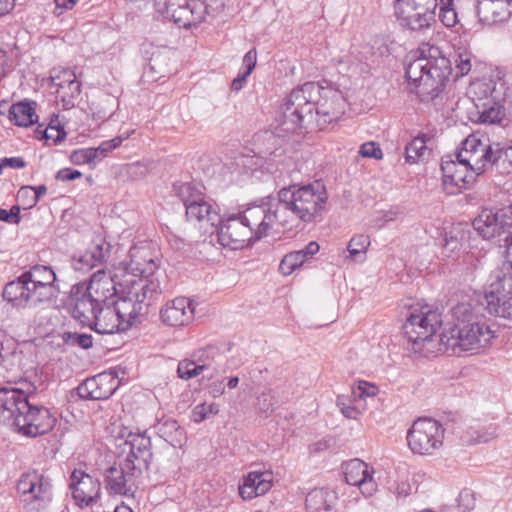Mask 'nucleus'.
<instances>
[{
  "instance_id": "nucleus-42",
  "label": "nucleus",
  "mask_w": 512,
  "mask_h": 512,
  "mask_svg": "<svg viewBox=\"0 0 512 512\" xmlns=\"http://www.w3.org/2000/svg\"><path fill=\"white\" fill-rule=\"evenodd\" d=\"M369 246V236L364 234L356 235L350 239L347 245L348 256H345V258L362 261L365 259V255Z\"/></svg>"
},
{
  "instance_id": "nucleus-15",
  "label": "nucleus",
  "mask_w": 512,
  "mask_h": 512,
  "mask_svg": "<svg viewBox=\"0 0 512 512\" xmlns=\"http://www.w3.org/2000/svg\"><path fill=\"white\" fill-rule=\"evenodd\" d=\"M17 491L27 512H40L52 500L50 481L36 472L23 474L18 481Z\"/></svg>"
},
{
  "instance_id": "nucleus-64",
  "label": "nucleus",
  "mask_w": 512,
  "mask_h": 512,
  "mask_svg": "<svg viewBox=\"0 0 512 512\" xmlns=\"http://www.w3.org/2000/svg\"><path fill=\"white\" fill-rule=\"evenodd\" d=\"M505 247L508 261L506 263L512 264V233L505 237Z\"/></svg>"
},
{
  "instance_id": "nucleus-43",
  "label": "nucleus",
  "mask_w": 512,
  "mask_h": 512,
  "mask_svg": "<svg viewBox=\"0 0 512 512\" xmlns=\"http://www.w3.org/2000/svg\"><path fill=\"white\" fill-rule=\"evenodd\" d=\"M206 367V364H196L194 361L185 359L179 362L177 373L179 378L189 380L200 375Z\"/></svg>"
},
{
  "instance_id": "nucleus-8",
  "label": "nucleus",
  "mask_w": 512,
  "mask_h": 512,
  "mask_svg": "<svg viewBox=\"0 0 512 512\" xmlns=\"http://www.w3.org/2000/svg\"><path fill=\"white\" fill-rule=\"evenodd\" d=\"M321 86L314 82H307L292 90L283 105V120L280 131L296 133L305 128H312L314 124V105Z\"/></svg>"
},
{
  "instance_id": "nucleus-55",
  "label": "nucleus",
  "mask_w": 512,
  "mask_h": 512,
  "mask_svg": "<svg viewBox=\"0 0 512 512\" xmlns=\"http://www.w3.org/2000/svg\"><path fill=\"white\" fill-rule=\"evenodd\" d=\"M44 135L47 140L52 139L56 143L63 140L66 136V133L63 129H60L57 126L49 125L46 128Z\"/></svg>"
},
{
  "instance_id": "nucleus-16",
  "label": "nucleus",
  "mask_w": 512,
  "mask_h": 512,
  "mask_svg": "<svg viewBox=\"0 0 512 512\" xmlns=\"http://www.w3.org/2000/svg\"><path fill=\"white\" fill-rule=\"evenodd\" d=\"M177 196L186 208V216L189 220L198 222H211L217 218L211 204L205 199L201 186L194 183H181L175 185Z\"/></svg>"
},
{
  "instance_id": "nucleus-56",
  "label": "nucleus",
  "mask_w": 512,
  "mask_h": 512,
  "mask_svg": "<svg viewBox=\"0 0 512 512\" xmlns=\"http://www.w3.org/2000/svg\"><path fill=\"white\" fill-rule=\"evenodd\" d=\"M82 176L81 172L78 170H73L70 168L61 169L56 174V179L59 181H72L78 179Z\"/></svg>"
},
{
  "instance_id": "nucleus-47",
  "label": "nucleus",
  "mask_w": 512,
  "mask_h": 512,
  "mask_svg": "<svg viewBox=\"0 0 512 512\" xmlns=\"http://www.w3.org/2000/svg\"><path fill=\"white\" fill-rule=\"evenodd\" d=\"M219 412V406L216 403H201L194 407L192 410V419L196 423H200L207 418H209L210 415H216Z\"/></svg>"
},
{
  "instance_id": "nucleus-45",
  "label": "nucleus",
  "mask_w": 512,
  "mask_h": 512,
  "mask_svg": "<svg viewBox=\"0 0 512 512\" xmlns=\"http://www.w3.org/2000/svg\"><path fill=\"white\" fill-rule=\"evenodd\" d=\"M453 0H440L439 20L446 27H453L457 23V13L452 8Z\"/></svg>"
},
{
  "instance_id": "nucleus-34",
  "label": "nucleus",
  "mask_w": 512,
  "mask_h": 512,
  "mask_svg": "<svg viewBox=\"0 0 512 512\" xmlns=\"http://www.w3.org/2000/svg\"><path fill=\"white\" fill-rule=\"evenodd\" d=\"M89 327L99 334H113L128 330L127 327L122 326V320L119 318L114 304L112 306L101 305Z\"/></svg>"
},
{
  "instance_id": "nucleus-63",
  "label": "nucleus",
  "mask_w": 512,
  "mask_h": 512,
  "mask_svg": "<svg viewBox=\"0 0 512 512\" xmlns=\"http://www.w3.org/2000/svg\"><path fill=\"white\" fill-rule=\"evenodd\" d=\"M225 393V387L223 386V381L214 382L210 385V394L217 398Z\"/></svg>"
},
{
  "instance_id": "nucleus-52",
  "label": "nucleus",
  "mask_w": 512,
  "mask_h": 512,
  "mask_svg": "<svg viewBox=\"0 0 512 512\" xmlns=\"http://www.w3.org/2000/svg\"><path fill=\"white\" fill-rule=\"evenodd\" d=\"M275 399L271 392H263L257 399L258 409L263 413L273 411Z\"/></svg>"
},
{
  "instance_id": "nucleus-17",
  "label": "nucleus",
  "mask_w": 512,
  "mask_h": 512,
  "mask_svg": "<svg viewBox=\"0 0 512 512\" xmlns=\"http://www.w3.org/2000/svg\"><path fill=\"white\" fill-rule=\"evenodd\" d=\"M141 474L142 472L133 469L129 461L119 459L106 470L104 474L105 487L110 494L133 496Z\"/></svg>"
},
{
  "instance_id": "nucleus-27",
  "label": "nucleus",
  "mask_w": 512,
  "mask_h": 512,
  "mask_svg": "<svg viewBox=\"0 0 512 512\" xmlns=\"http://www.w3.org/2000/svg\"><path fill=\"white\" fill-rule=\"evenodd\" d=\"M71 301L73 318L80 324L89 327L102 303L87 292L84 285L72 287Z\"/></svg>"
},
{
  "instance_id": "nucleus-39",
  "label": "nucleus",
  "mask_w": 512,
  "mask_h": 512,
  "mask_svg": "<svg viewBox=\"0 0 512 512\" xmlns=\"http://www.w3.org/2000/svg\"><path fill=\"white\" fill-rule=\"evenodd\" d=\"M158 435L173 447H181L184 440V430L176 420L166 419L156 425Z\"/></svg>"
},
{
  "instance_id": "nucleus-9",
  "label": "nucleus",
  "mask_w": 512,
  "mask_h": 512,
  "mask_svg": "<svg viewBox=\"0 0 512 512\" xmlns=\"http://www.w3.org/2000/svg\"><path fill=\"white\" fill-rule=\"evenodd\" d=\"M224 5V0H154L157 13L183 28L198 25L206 15L222 11Z\"/></svg>"
},
{
  "instance_id": "nucleus-19",
  "label": "nucleus",
  "mask_w": 512,
  "mask_h": 512,
  "mask_svg": "<svg viewBox=\"0 0 512 512\" xmlns=\"http://www.w3.org/2000/svg\"><path fill=\"white\" fill-rule=\"evenodd\" d=\"M473 227L483 239L500 236L512 227V205L500 209H482L473 221Z\"/></svg>"
},
{
  "instance_id": "nucleus-2",
  "label": "nucleus",
  "mask_w": 512,
  "mask_h": 512,
  "mask_svg": "<svg viewBox=\"0 0 512 512\" xmlns=\"http://www.w3.org/2000/svg\"><path fill=\"white\" fill-rule=\"evenodd\" d=\"M451 316V325L439 336V345L445 351L455 355L461 352L476 353L486 348L494 338V331L470 303L462 302L454 306Z\"/></svg>"
},
{
  "instance_id": "nucleus-35",
  "label": "nucleus",
  "mask_w": 512,
  "mask_h": 512,
  "mask_svg": "<svg viewBox=\"0 0 512 512\" xmlns=\"http://www.w3.org/2000/svg\"><path fill=\"white\" fill-rule=\"evenodd\" d=\"M109 253V246L103 241L95 242L78 257L72 260V267L76 271L87 272L93 267L103 263Z\"/></svg>"
},
{
  "instance_id": "nucleus-44",
  "label": "nucleus",
  "mask_w": 512,
  "mask_h": 512,
  "mask_svg": "<svg viewBox=\"0 0 512 512\" xmlns=\"http://www.w3.org/2000/svg\"><path fill=\"white\" fill-rule=\"evenodd\" d=\"M379 392L375 384L367 381H358L357 385L352 389V401L356 402L368 397H375Z\"/></svg>"
},
{
  "instance_id": "nucleus-22",
  "label": "nucleus",
  "mask_w": 512,
  "mask_h": 512,
  "mask_svg": "<svg viewBox=\"0 0 512 512\" xmlns=\"http://www.w3.org/2000/svg\"><path fill=\"white\" fill-rule=\"evenodd\" d=\"M73 499L79 506H91L100 497V482L82 469H74L69 482Z\"/></svg>"
},
{
  "instance_id": "nucleus-46",
  "label": "nucleus",
  "mask_w": 512,
  "mask_h": 512,
  "mask_svg": "<svg viewBox=\"0 0 512 512\" xmlns=\"http://www.w3.org/2000/svg\"><path fill=\"white\" fill-rule=\"evenodd\" d=\"M472 56L467 51L458 52L454 58L455 68V78L463 77L467 75L472 68L471 63Z\"/></svg>"
},
{
  "instance_id": "nucleus-29",
  "label": "nucleus",
  "mask_w": 512,
  "mask_h": 512,
  "mask_svg": "<svg viewBox=\"0 0 512 512\" xmlns=\"http://www.w3.org/2000/svg\"><path fill=\"white\" fill-rule=\"evenodd\" d=\"M344 478L347 484L358 486L361 493L370 497L377 489L369 466L360 459H352L344 466Z\"/></svg>"
},
{
  "instance_id": "nucleus-62",
  "label": "nucleus",
  "mask_w": 512,
  "mask_h": 512,
  "mask_svg": "<svg viewBox=\"0 0 512 512\" xmlns=\"http://www.w3.org/2000/svg\"><path fill=\"white\" fill-rule=\"evenodd\" d=\"M3 164L11 168H23L26 166L25 161L21 157L4 158Z\"/></svg>"
},
{
  "instance_id": "nucleus-53",
  "label": "nucleus",
  "mask_w": 512,
  "mask_h": 512,
  "mask_svg": "<svg viewBox=\"0 0 512 512\" xmlns=\"http://www.w3.org/2000/svg\"><path fill=\"white\" fill-rule=\"evenodd\" d=\"M69 339L83 349L92 347L93 341L90 334L69 333Z\"/></svg>"
},
{
  "instance_id": "nucleus-7",
  "label": "nucleus",
  "mask_w": 512,
  "mask_h": 512,
  "mask_svg": "<svg viewBox=\"0 0 512 512\" xmlns=\"http://www.w3.org/2000/svg\"><path fill=\"white\" fill-rule=\"evenodd\" d=\"M441 323V314L430 306L413 309L402 327L407 350L422 356L434 353L440 346L436 332Z\"/></svg>"
},
{
  "instance_id": "nucleus-6",
  "label": "nucleus",
  "mask_w": 512,
  "mask_h": 512,
  "mask_svg": "<svg viewBox=\"0 0 512 512\" xmlns=\"http://www.w3.org/2000/svg\"><path fill=\"white\" fill-rule=\"evenodd\" d=\"M118 298L113 302L122 326L128 329L147 313L151 302L161 295L165 286L162 282L138 280L119 282Z\"/></svg>"
},
{
  "instance_id": "nucleus-10",
  "label": "nucleus",
  "mask_w": 512,
  "mask_h": 512,
  "mask_svg": "<svg viewBox=\"0 0 512 512\" xmlns=\"http://www.w3.org/2000/svg\"><path fill=\"white\" fill-rule=\"evenodd\" d=\"M159 253L150 244H138L130 248L125 260L116 266L115 276L121 282L138 280L162 282L159 278Z\"/></svg>"
},
{
  "instance_id": "nucleus-21",
  "label": "nucleus",
  "mask_w": 512,
  "mask_h": 512,
  "mask_svg": "<svg viewBox=\"0 0 512 512\" xmlns=\"http://www.w3.org/2000/svg\"><path fill=\"white\" fill-rule=\"evenodd\" d=\"M399 9L405 14L404 20L411 30L429 28L435 21V10L438 0H406L401 1Z\"/></svg>"
},
{
  "instance_id": "nucleus-51",
  "label": "nucleus",
  "mask_w": 512,
  "mask_h": 512,
  "mask_svg": "<svg viewBox=\"0 0 512 512\" xmlns=\"http://www.w3.org/2000/svg\"><path fill=\"white\" fill-rule=\"evenodd\" d=\"M358 153L360 156H362L364 158H373L376 160H380L383 158V152H382L380 146L373 141L363 143L360 146Z\"/></svg>"
},
{
  "instance_id": "nucleus-60",
  "label": "nucleus",
  "mask_w": 512,
  "mask_h": 512,
  "mask_svg": "<svg viewBox=\"0 0 512 512\" xmlns=\"http://www.w3.org/2000/svg\"><path fill=\"white\" fill-rule=\"evenodd\" d=\"M56 9L54 11L55 14H62L63 9H72L77 0H54Z\"/></svg>"
},
{
  "instance_id": "nucleus-14",
  "label": "nucleus",
  "mask_w": 512,
  "mask_h": 512,
  "mask_svg": "<svg viewBox=\"0 0 512 512\" xmlns=\"http://www.w3.org/2000/svg\"><path fill=\"white\" fill-rule=\"evenodd\" d=\"M239 216L245 225L250 228L255 240L266 236L277 225L285 226L290 223L287 216L281 215L277 203H262L248 207Z\"/></svg>"
},
{
  "instance_id": "nucleus-4",
  "label": "nucleus",
  "mask_w": 512,
  "mask_h": 512,
  "mask_svg": "<svg viewBox=\"0 0 512 512\" xmlns=\"http://www.w3.org/2000/svg\"><path fill=\"white\" fill-rule=\"evenodd\" d=\"M59 288L56 274L49 266L35 265L17 279L8 282L3 297L13 307L32 308L56 299Z\"/></svg>"
},
{
  "instance_id": "nucleus-5",
  "label": "nucleus",
  "mask_w": 512,
  "mask_h": 512,
  "mask_svg": "<svg viewBox=\"0 0 512 512\" xmlns=\"http://www.w3.org/2000/svg\"><path fill=\"white\" fill-rule=\"evenodd\" d=\"M326 200L324 185L314 182L282 188L278 193L277 204L281 215L287 216L290 222L294 219L310 222L323 211Z\"/></svg>"
},
{
  "instance_id": "nucleus-37",
  "label": "nucleus",
  "mask_w": 512,
  "mask_h": 512,
  "mask_svg": "<svg viewBox=\"0 0 512 512\" xmlns=\"http://www.w3.org/2000/svg\"><path fill=\"white\" fill-rule=\"evenodd\" d=\"M335 492L325 488L311 490L305 499L307 512H329L336 502Z\"/></svg>"
},
{
  "instance_id": "nucleus-40",
  "label": "nucleus",
  "mask_w": 512,
  "mask_h": 512,
  "mask_svg": "<svg viewBox=\"0 0 512 512\" xmlns=\"http://www.w3.org/2000/svg\"><path fill=\"white\" fill-rule=\"evenodd\" d=\"M501 101L491 100L476 103L478 121L483 124L500 123L505 116V110L499 104Z\"/></svg>"
},
{
  "instance_id": "nucleus-41",
  "label": "nucleus",
  "mask_w": 512,
  "mask_h": 512,
  "mask_svg": "<svg viewBox=\"0 0 512 512\" xmlns=\"http://www.w3.org/2000/svg\"><path fill=\"white\" fill-rule=\"evenodd\" d=\"M427 139L425 134L418 135L412 139L405 148L406 162L414 164L422 159L427 151Z\"/></svg>"
},
{
  "instance_id": "nucleus-1",
  "label": "nucleus",
  "mask_w": 512,
  "mask_h": 512,
  "mask_svg": "<svg viewBox=\"0 0 512 512\" xmlns=\"http://www.w3.org/2000/svg\"><path fill=\"white\" fill-rule=\"evenodd\" d=\"M35 390L27 381L0 388V415L12 420L18 432L29 437L50 432L56 423L49 409L33 403Z\"/></svg>"
},
{
  "instance_id": "nucleus-12",
  "label": "nucleus",
  "mask_w": 512,
  "mask_h": 512,
  "mask_svg": "<svg viewBox=\"0 0 512 512\" xmlns=\"http://www.w3.org/2000/svg\"><path fill=\"white\" fill-rule=\"evenodd\" d=\"M488 312L495 316L512 320V264L503 263L492 275L485 289Z\"/></svg>"
},
{
  "instance_id": "nucleus-54",
  "label": "nucleus",
  "mask_w": 512,
  "mask_h": 512,
  "mask_svg": "<svg viewBox=\"0 0 512 512\" xmlns=\"http://www.w3.org/2000/svg\"><path fill=\"white\" fill-rule=\"evenodd\" d=\"M256 62H257V51H256V49H251L244 55V58H243V65L246 68V70L244 71L245 76H249L252 73L253 69L256 66Z\"/></svg>"
},
{
  "instance_id": "nucleus-49",
  "label": "nucleus",
  "mask_w": 512,
  "mask_h": 512,
  "mask_svg": "<svg viewBox=\"0 0 512 512\" xmlns=\"http://www.w3.org/2000/svg\"><path fill=\"white\" fill-rule=\"evenodd\" d=\"M129 137V134L126 136H117L111 140L103 141L98 147L93 148L96 151V160H100L106 155L119 147L122 142Z\"/></svg>"
},
{
  "instance_id": "nucleus-3",
  "label": "nucleus",
  "mask_w": 512,
  "mask_h": 512,
  "mask_svg": "<svg viewBox=\"0 0 512 512\" xmlns=\"http://www.w3.org/2000/svg\"><path fill=\"white\" fill-rule=\"evenodd\" d=\"M405 73L421 100L429 101L439 96L453 72L438 47L423 43L409 55Z\"/></svg>"
},
{
  "instance_id": "nucleus-18",
  "label": "nucleus",
  "mask_w": 512,
  "mask_h": 512,
  "mask_svg": "<svg viewBox=\"0 0 512 512\" xmlns=\"http://www.w3.org/2000/svg\"><path fill=\"white\" fill-rule=\"evenodd\" d=\"M313 126L323 129L340 119L345 111V99L340 91L321 87L314 105Z\"/></svg>"
},
{
  "instance_id": "nucleus-48",
  "label": "nucleus",
  "mask_w": 512,
  "mask_h": 512,
  "mask_svg": "<svg viewBox=\"0 0 512 512\" xmlns=\"http://www.w3.org/2000/svg\"><path fill=\"white\" fill-rule=\"evenodd\" d=\"M70 159L76 165L95 164L96 151L93 148L78 149L72 152Z\"/></svg>"
},
{
  "instance_id": "nucleus-13",
  "label": "nucleus",
  "mask_w": 512,
  "mask_h": 512,
  "mask_svg": "<svg viewBox=\"0 0 512 512\" xmlns=\"http://www.w3.org/2000/svg\"><path fill=\"white\" fill-rule=\"evenodd\" d=\"M445 429L431 418L417 419L407 433L408 446L419 455H434L442 445Z\"/></svg>"
},
{
  "instance_id": "nucleus-23",
  "label": "nucleus",
  "mask_w": 512,
  "mask_h": 512,
  "mask_svg": "<svg viewBox=\"0 0 512 512\" xmlns=\"http://www.w3.org/2000/svg\"><path fill=\"white\" fill-rule=\"evenodd\" d=\"M252 232L240 216L223 221L218 230V241L223 247L237 250L245 247L251 239Z\"/></svg>"
},
{
  "instance_id": "nucleus-57",
  "label": "nucleus",
  "mask_w": 512,
  "mask_h": 512,
  "mask_svg": "<svg viewBox=\"0 0 512 512\" xmlns=\"http://www.w3.org/2000/svg\"><path fill=\"white\" fill-rule=\"evenodd\" d=\"M461 247V243L459 242L458 238L453 235H446L445 237V244H444V250L453 253L457 250H459Z\"/></svg>"
},
{
  "instance_id": "nucleus-33",
  "label": "nucleus",
  "mask_w": 512,
  "mask_h": 512,
  "mask_svg": "<svg viewBox=\"0 0 512 512\" xmlns=\"http://www.w3.org/2000/svg\"><path fill=\"white\" fill-rule=\"evenodd\" d=\"M114 278L117 277L112 276L110 272L104 269H100L91 276L88 286L84 289L104 304L109 298L118 294Z\"/></svg>"
},
{
  "instance_id": "nucleus-59",
  "label": "nucleus",
  "mask_w": 512,
  "mask_h": 512,
  "mask_svg": "<svg viewBox=\"0 0 512 512\" xmlns=\"http://www.w3.org/2000/svg\"><path fill=\"white\" fill-rule=\"evenodd\" d=\"M341 413L348 419H357L361 414L359 408L353 405L341 406Z\"/></svg>"
},
{
  "instance_id": "nucleus-61",
  "label": "nucleus",
  "mask_w": 512,
  "mask_h": 512,
  "mask_svg": "<svg viewBox=\"0 0 512 512\" xmlns=\"http://www.w3.org/2000/svg\"><path fill=\"white\" fill-rule=\"evenodd\" d=\"M401 215L402 213L399 209L393 208L382 213V220L386 223L396 221L400 218Z\"/></svg>"
},
{
  "instance_id": "nucleus-31",
  "label": "nucleus",
  "mask_w": 512,
  "mask_h": 512,
  "mask_svg": "<svg viewBox=\"0 0 512 512\" xmlns=\"http://www.w3.org/2000/svg\"><path fill=\"white\" fill-rule=\"evenodd\" d=\"M273 485V474L270 471H253L243 478L239 485V495L243 500H252L267 493Z\"/></svg>"
},
{
  "instance_id": "nucleus-20",
  "label": "nucleus",
  "mask_w": 512,
  "mask_h": 512,
  "mask_svg": "<svg viewBox=\"0 0 512 512\" xmlns=\"http://www.w3.org/2000/svg\"><path fill=\"white\" fill-rule=\"evenodd\" d=\"M442 180L444 190L451 195L465 190L479 174L473 172L461 159L442 160Z\"/></svg>"
},
{
  "instance_id": "nucleus-28",
  "label": "nucleus",
  "mask_w": 512,
  "mask_h": 512,
  "mask_svg": "<svg viewBox=\"0 0 512 512\" xmlns=\"http://www.w3.org/2000/svg\"><path fill=\"white\" fill-rule=\"evenodd\" d=\"M129 441L126 447L129 452L123 461H129L130 465L135 471L143 473L144 470L149 468L152 460L151 440L145 432L129 433Z\"/></svg>"
},
{
  "instance_id": "nucleus-26",
  "label": "nucleus",
  "mask_w": 512,
  "mask_h": 512,
  "mask_svg": "<svg viewBox=\"0 0 512 512\" xmlns=\"http://www.w3.org/2000/svg\"><path fill=\"white\" fill-rule=\"evenodd\" d=\"M118 386V378L112 373L105 372L87 378L78 387V394L83 399L104 400L112 396Z\"/></svg>"
},
{
  "instance_id": "nucleus-36",
  "label": "nucleus",
  "mask_w": 512,
  "mask_h": 512,
  "mask_svg": "<svg viewBox=\"0 0 512 512\" xmlns=\"http://www.w3.org/2000/svg\"><path fill=\"white\" fill-rule=\"evenodd\" d=\"M319 244L317 242L308 243L304 249L293 251L284 256L279 265V271L284 276L292 274L295 269L302 266V264L319 251Z\"/></svg>"
},
{
  "instance_id": "nucleus-24",
  "label": "nucleus",
  "mask_w": 512,
  "mask_h": 512,
  "mask_svg": "<svg viewBox=\"0 0 512 512\" xmlns=\"http://www.w3.org/2000/svg\"><path fill=\"white\" fill-rule=\"evenodd\" d=\"M50 79L51 87L55 88L56 97L62 102L63 108L73 107L81 92L75 73L69 69H54Z\"/></svg>"
},
{
  "instance_id": "nucleus-11",
  "label": "nucleus",
  "mask_w": 512,
  "mask_h": 512,
  "mask_svg": "<svg viewBox=\"0 0 512 512\" xmlns=\"http://www.w3.org/2000/svg\"><path fill=\"white\" fill-rule=\"evenodd\" d=\"M455 157L481 175L498 164L502 158V147L499 143H491L486 135L473 133L462 141Z\"/></svg>"
},
{
  "instance_id": "nucleus-32",
  "label": "nucleus",
  "mask_w": 512,
  "mask_h": 512,
  "mask_svg": "<svg viewBox=\"0 0 512 512\" xmlns=\"http://www.w3.org/2000/svg\"><path fill=\"white\" fill-rule=\"evenodd\" d=\"M507 91L508 88L501 79H498V81L478 80L471 83L468 94L476 104L481 103L482 101H502L506 98Z\"/></svg>"
},
{
  "instance_id": "nucleus-50",
  "label": "nucleus",
  "mask_w": 512,
  "mask_h": 512,
  "mask_svg": "<svg viewBox=\"0 0 512 512\" xmlns=\"http://www.w3.org/2000/svg\"><path fill=\"white\" fill-rule=\"evenodd\" d=\"M17 200L23 206V209H31L37 204V195H35L34 187L23 186L18 190Z\"/></svg>"
},
{
  "instance_id": "nucleus-25",
  "label": "nucleus",
  "mask_w": 512,
  "mask_h": 512,
  "mask_svg": "<svg viewBox=\"0 0 512 512\" xmlns=\"http://www.w3.org/2000/svg\"><path fill=\"white\" fill-rule=\"evenodd\" d=\"M195 307L189 298L177 297L163 305L160 309V319L170 327L189 325L194 319Z\"/></svg>"
},
{
  "instance_id": "nucleus-58",
  "label": "nucleus",
  "mask_w": 512,
  "mask_h": 512,
  "mask_svg": "<svg viewBox=\"0 0 512 512\" xmlns=\"http://www.w3.org/2000/svg\"><path fill=\"white\" fill-rule=\"evenodd\" d=\"M218 349L216 347H213V346H208L206 347L205 349L199 351V356H198V359L200 361H205V360H214L215 357L218 355Z\"/></svg>"
},
{
  "instance_id": "nucleus-38",
  "label": "nucleus",
  "mask_w": 512,
  "mask_h": 512,
  "mask_svg": "<svg viewBox=\"0 0 512 512\" xmlns=\"http://www.w3.org/2000/svg\"><path fill=\"white\" fill-rule=\"evenodd\" d=\"M9 119L17 126L28 127L37 120L34 103L22 101L9 109Z\"/></svg>"
},
{
  "instance_id": "nucleus-30",
  "label": "nucleus",
  "mask_w": 512,
  "mask_h": 512,
  "mask_svg": "<svg viewBox=\"0 0 512 512\" xmlns=\"http://www.w3.org/2000/svg\"><path fill=\"white\" fill-rule=\"evenodd\" d=\"M477 15L488 25L505 22L512 16V0L477 1Z\"/></svg>"
}]
</instances>
